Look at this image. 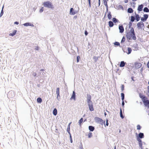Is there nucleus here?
Segmentation results:
<instances>
[{
	"mask_svg": "<svg viewBox=\"0 0 149 149\" xmlns=\"http://www.w3.org/2000/svg\"><path fill=\"white\" fill-rule=\"evenodd\" d=\"M88 138H90L92 136V134L91 132H89L88 134Z\"/></svg>",
	"mask_w": 149,
	"mask_h": 149,
	"instance_id": "33",
	"label": "nucleus"
},
{
	"mask_svg": "<svg viewBox=\"0 0 149 149\" xmlns=\"http://www.w3.org/2000/svg\"><path fill=\"white\" fill-rule=\"evenodd\" d=\"M105 6H107V2L106 0H103Z\"/></svg>",
	"mask_w": 149,
	"mask_h": 149,
	"instance_id": "41",
	"label": "nucleus"
},
{
	"mask_svg": "<svg viewBox=\"0 0 149 149\" xmlns=\"http://www.w3.org/2000/svg\"><path fill=\"white\" fill-rule=\"evenodd\" d=\"M134 19H135V18H134V17L133 16H131V21L132 22H133L134 21Z\"/></svg>",
	"mask_w": 149,
	"mask_h": 149,
	"instance_id": "35",
	"label": "nucleus"
},
{
	"mask_svg": "<svg viewBox=\"0 0 149 149\" xmlns=\"http://www.w3.org/2000/svg\"><path fill=\"white\" fill-rule=\"evenodd\" d=\"M70 99L71 100H73L74 101H75L76 100V96L75 92L74 91L72 92V94L71 96V97Z\"/></svg>",
	"mask_w": 149,
	"mask_h": 149,
	"instance_id": "7",
	"label": "nucleus"
},
{
	"mask_svg": "<svg viewBox=\"0 0 149 149\" xmlns=\"http://www.w3.org/2000/svg\"><path fill=\"white\" fill-rule=\"evenodd\" d=\"M53 113L54 116H56L57 114V110L56 109L54 108L53 111Z\"/></svg>",
	"mask_w": 149,
	"mask_h": 149,
	"instance_id": "19",
	"label": "nucleus"
},
{
	"mask_svg": "<svg viewBox=\"0 0 149 149\" xmlns=\"http://www.w3.org/2000/svg\"><path fill=\"white\" fill-rule=\"evenodd\" d=\"M141 66V64L140 63L136 62L134 63V67L136 68H140Z\"/></svg>",
	"mask_w": 149,
	"mask_h": 149,
	"instance_id": "9",
	"label": "nucleus"
},
{
	"mask_svg": "<svg viewBox=\"0 0 149 149\" xmlns=\"http://www.w3.org/2000/svg\"><path fill=\"white\" fill-rule=\"evenodd\" d=\"M109 27H112L113 26V23L111 21H110L109 22Z\"/></svg>",
	"mask_w": 149,
	"mask_h": 149,
	"instance_id": "23",
	"label": "nucleus"
},
{
	"mask_svg": "<svg viewBox=\"0 0 149 149\" xmlns=\"http://www.w3.org/2000/svg\"><path fill=\"white\" fill-rule=\"evenodd\" d=\"M106 125L107 126L108 125H109V123H108V120L107 119H106Z\"/></svg>",
	"mask_w": 149,
	"mask_h": 149,
	"instance_id": "46",
	"label": "nucleus"
},
{
	"mask_svg": "<svg viewBox=\"0 0 149 149\" xmlns=\"http://www.w3.org/2000/svg\"><path fill=\"white\" fill-rule=\"evenodd\" d=\"M139 146L141 149H143L144 147L143 146V144H145L144 142H143L141 140H139V141H138Z\"/></svg>",
	"mask_w": 149,
	"mask_h": 149,
	"instance_id": "6",
	"label": "nucleus"
},
{
	"mask_svg": "<svg viewBox=\"0 0 149 149\" xmlns=\"http://www.w3.org/2000/svg\"><path fill=\"white\" fill-rule=\"evenodd\" d=\"M121 89L122 91H123L124 89V86L123 85H122L121 86Z\"/></svg>",
	"mask_w": 149,
	"mask_h": 149,
	"instance_id": "43",
	"label": "nucleus"
},
{
	"mask_svg": "<svg viewBox=\"0 0 149 149\" xmlns=\"http://www.w3.org/2000/svg\"><path fill=\"white\" fill-rule=\"evenodd\" d=\"M56 94L57 98L59 96V88H56Z\"/></svg>",
	"mask_w": 149,
	"mask_h": 149,
	"instance_id": "21",
	"label": "nucleus"
},
{
	"mask_svg": "<svg viewBox=\"0 0 149 149\" xmlns=\"http://www.w3.org/2000/svg\"><path fill=\"white\" fill-rule=\"evenodd\" d=\"M133 10L132 8H129L128 9V12L130 13H131L133 12Z\"/></svg>",
	"mask_w": 149,
	"mask_h": 149,
	"instance_id": "24",
	"label": "nucleus"
},
{
	"mask_svg": "<svg viewBox=\"0 0 149 149\" xmlns=\"http://www.w3.org/2000/svg\"><path fill=\"white\" fill-rule=\"evenodd\" d=\"M127 51L126 52V53L127 54H130L132 52V49L131 48L128 47L127 49Z\"/></svg>",
	"mask_w": 149,
	"mask_h": 149,
	"instance_id": "18",
	"label": "nucleus"
},
{
	"mask_svg": "<svg viewBox=\"0 0 149 149\" xmlns=\"http://www.w3.org/2000/svg\"><path fill=\"white\" fill-rule=\"evenodd\" d=\"M43 4L44 6L48 8H53V6L52 4V3L49 1H47L44 2Z\"/></svg>",
	"mask_w": 149,
	"mask_h": 149,
	"instance_id": "4",
	"label": "nucleus"
},
{
	"mask_svg": "<svg viewBox=\"0 0 149 149\" xmlns=\"http://www.w3.org/2000/svg\"><path fill=\"white\" fill-rule=\"evenodd\" d=\"M3 9H2V10H1V14H0L1 16L3 14Z\"/></svg>",
	"mask_w": 149,
	"mask_h": 149,
	"instance_id": "47",
	"label": "nucleus"
},
{
	"mask_svg": "<svg viewBox=\"0 0 149 149\" xmlns=\"http://www.w3.org/2000/svg\"><path fill=\"white\" fill-rule=\"evenodd\" d=\"M78 11L74 10L73 8H71L70 10V14L71 15H74L77 13Z\"/></svg>",
	"mask_w": 149,
	"mask_h": 149,
	"instance_id": "10",
	"label": "nucleus"
},
{
	"mask_svg": "<svg viewBox=\"0 0 149 149\" xmlns=\"http://www.w3.org/2000/svg\"><path fill=\"white\" fill-rule=\"evenodd\" d=\"M94 120L95 122L99 123H103V120L102 119L97 117H95Z\"/></svg>",
	"mask_w": 149,
	"mask_h": 149,
	"instance_id": "5",
	"label": "nucleus"
},
{
	"mask_svg": "<svg viewBox=\"0 0 149 149\" xmlns=\"http://www.w3.org/2000/svg\"><path fill=\"white\" fill-rule=\"evenodd\" d=\"M130 31V32L127 33V38L130 40L132 38L134 40H136V37L134 33L133 29H131Z\"/></svg>",
	"mask_w": 149,
	"mask_h": 149,
	"instance_id": "1",
	"label": "nucleus"
},
{
	"mask_svg": "<svg viewBox=\"0 0 149 149\" xmlns=\"http://www.w3.org/2000/svg\"><path fill=\"white\" fill-rule=\"evenodd\" d=\"M37 101L38 103H41L42 102V100L41 98L38 97L37 99Z\"/></svg>",
	"mask_w": 149,
	"mask_h": 149,
	"instance_id": "25",
	"label": "nucleus"
},
{
	"mask_svg": "<svg viewBox=\"0 0 149 149\" xmlns=\"http://www.w3.org/2000/svg\"><path fill=\"white\" fill-rule=\"evenodd\" d=\"M130 24L131 25L132 23L131 22L130 23Z\"/></svg>",
	"mask_w": 149,
	"mask_h": 149,
	"instance_id": "60",
	"label": "nucleus"
},
{
	"mask_svg": "<svg viewBox=\"0 0 149 149\" xmlns=\"http://www.w3.org/2000/svg\"><path fill=\"white\" fill-rule=\"evenodd\" d=\"M119 29V32L120 33H123L124 31V29Z\"/></svg>",
	"mask_w": 149,
	"mask_h": 149,
	"instance_id": "37",
	"label": "nucleus"
},
{
	"mask_svg": "<svg viewBox=\"0 0 149 149\" xmlns=\"http://www.w3.org/2000/svg\"><path fill=\"white\" fill-rule=\"evenodd\" d=\"M88 104H90V103H92V102L91 101V97L89 96L87 98V99Z\"/></svg>",
	"mask_w": 149,
	"mask_h": 149,
	"instance_id": "20",
	"label": "nucleus"
},
{
	"mask_svg": "<svg viewBox=\"0 0 149 149\" xmlns=\"http://www.w3.org/2000/svg\"><path fill=\"white\" fill-rule=\"evenodd\" d=\"M14 24H17H17H19V23L17 22H15Z\"/></svg>",
	"mask_w": 149,
	"mask_h": 149,
	"instance_id": "51",
	"label": "nucleus"
},
{
	"mask_svg": "<svg viewBox=\"0 0 149 149\" xmlns=\"http://www.w3.org/2000/svg\"><path fill=\"white\" fill-rule=\"evenodd\" d=\"M104 114L105 116H106L107 115L106 113L105 112L104 113Z\"/></svg>",
	"mask_w": 149,
	"mask_h": 149,
	"instance_id": "54",
	"label": "nucleus"
},
{
	"mask_svg": "<svg viewBox=\"0 0 149 149\" xmlns=\"http://www.w3.org/2000/svg\"><path fill=\"white\" fill-rule=\"evenodd\" d=\"M74 18H77V16H74Z\"/></svg>",
	"mask_w": 149,
	"mask_h": 149,
	"instance_id": "56",
	"label": "nucleus"
},
{
	"mask_svg": "<svg viewBox=\"0 0 149 149\" xmlns=\"http://www.w3.org/2000/svg\"><path fill=\"white\" fill-rule=\"evenodd\" d=\"M69 135H70V142L71 143H72L73 141H72V136H71V134H69Z\"/></svg>",
	"mask_w": 149,
	"mask_h": 149,
	"instance_id": "39",
	"label": "nucleus"
},
{
	"mask_svg": "<svg viewBox=\"0 0 149 149\" xmlns=\"http://www.w3.org/2000/svg\"><path fill=\"white\" fill-rule=\"evenodd\" d=\"M128 2V0H125V3H127Z\"/></svg>",
	"mask_w": 149,
	"mask_h": 149,
	"instance_id": "53",
	"label": "nucleus"
},
{
	"mask_svg": "<svg viewBox=\"0 0 149 149\" xmlns=\"http://www.w3.org/2000/svg\"><path fill=\"white\" fill-rule=\"evenodd\" d=\"M88 106L89 108V110L91 111H92L94 110V108L92 103H91V104H88Z\"/></svg>",
	"mask_w": 149,
	"mask_h": 149,
	"instance_id": "12",
	"label": "nucleus"
},
{
	"mask_svg": "<svg viewBox=\"0 0 149 149\" xmlns=\"http://www.w3.org/2000/svg\"><path fill=\"white\" fill-rule=\"evenodd\" d=\"M113 44L115 45L119 46L120 45V43L118 42H115L113 43Z\"/></svg>",
	"mask_w": 149,
	"mask_h": 149,
	"instance_id": "36",
	"label": "nucleus"
},
{
	"mask_svg": "<svg viewBox=\"0 0 149 149\" xmlns=\"http://www.w3.org/2000/svg\"><path fill=\"white\" fill-rule=\"evenodd\" d=\"M89 129L91 131H93L94 129V127L92 126H89Z\"/></svg>",
	"mask_w": 149,
	"mask_h": 149,
	"instance_id": "27",
	"label": "nucleus"
},
{
	"mask_svg": "<svg viewBox=\"0 0 149 149\" xmlns=\"http://www.w3.org/2000/svg\"><path fill=\"white\" fill-rule=\"evenodd\" d=\"M143 11L146 12H149V10L147 7H145L143 9Z\"/></svg>",
	"mask_w": 149,
	"mask_h": 149,
	"instance_id": "29",
	"label": "nucleus"
},
{
	"mask_svg": "<svg viewBox=\"0 0 149 149\" xmlns=\"http://www.w3.org/2000/svg\"><path fill=\"white\" fill-rule=\"evenodd\" d=\"M44 10V8L43 7H42L41 9L40 10V13H42Z\"/></svg>",
	"mask_w": 149,
	"mask_h": 149,
	"instance_id": "40",
	"label": "nucleus"
},
{
	"mask_svg": "<svg viewBox=\"0 0 149 149\" xmlns=\"http://www.w3.org/2000/svg\"><path fill=\"white\" fill-rule=\"evenodd\" d=\"M135 136L137 141H139V140H141V139H143L144 137V134L141 132L139 134H138L136 133Z\"/></svg>",
	"mask_w": 149,
	"mask_h": 149,
	"instance_id": "3",
	"label": "nucleus"
},
{
	"mask_svg": "<svg viewBox=\"0 0 149 149\" xmlns=\"http://www.w3.org/2000/svg\"><path fill=\"white\" fill-rule=\"evenodd\" d=\"M70 123L68 126L67 128V131L69 134H70Z\"/></svg>",
	"mask_w": 149,
	"mask_h": 149,
	"instance_id": "22",
	"label": "nucleus"
},
{
	"mask_svg": "<svg viewBox=\"0 0 149 149\" xmlns=\"http://www.w3.org/2000/svg\"><path fill=\"white\" fill-rule=\"evenodd\" d=\"M122 104L123 106V107L124 105V104H125L124 100L122 101Z\"/></svg>",
	"mask_w": 149,
	"mask_h": 149,
	"instance_id": "49",
	"label": "nucleus"
},
{
	"mask_svg": "<svg viewBox=\"0 0 149 149\" xmlns=\"http://www.w3.org/2000/svg\"><path fill=\"white\" fill-rule=\"evenodd\" d=\"M137 0H132L133 1H136Z\"/></svg>",
	"mask_w": 149,
	"mask_h": 149,
	"instance_id": "57",
	"label": "nucleus"
},
{
	"mask_svg": "<svg viewBox=\"0 0 149 149\" xmlns=\"http://www.w3.org/2000/svg\"><path fill=\"white\" fill-rule=\"evenodd\" d=\"M81 149H84L83 148H82V147H81Z\"/></svg>",
	"mask_w": 149,
	"mask_h": 149,
	"instance_id": "58",
	"label": "nucleus"
},
{
	"mask_svg": "<svg viewBox=\"0 0 149 149\" xmlns=\"http://www.w3.org/2000/svg\"><path fill=\"white\" fill-rule=\"evenodd\" d=\"M88 2L89 6L90 7H91V0H88Z\"/></svg>",
	"mask_w": 149,
	"mask_h": 149,
	"instance_id": "44",
	"label": "nucleus"
},
{
	"mask_svg": "<svg viewBox=\"0 0 149 149\" xmlns=\"http://www.w3.org/2000/svg\"><path fill=\"white\" fill-rule=\"evenodd\" d=\"M96 58V59H97V58H96V57H94V58Z\"/></svg>",
	"mask_w": 149,
	"mask_h": 149,
	"instance_id": "59",
	"label": "nucleus"
},
{
	"mask_svg": "<svg viewBox=\"0 0 149 149\" xmlns=\"http://www.w3.org/2000/svg\"><path fill=\"white\" fill-rule=\"evenodd\" d=\"M135 17H136V21H138L139 20L140 18L139 15H138V14L136 15V16H135Z\"/></svg>",
	"mask_w": 149,
	"mask_h": 149,
	"instance_id": "26",
	"label": "nucleus"
},
{
	"mask_svg": "<svg viewBox=\"0 0 149 149\" xmlns=\"http://www.w3.org/2000/svg\"><path fill=\"white\" fill-rule=\"evenodd\" d=\"M24 25L26 26H33V24H31L30 23H26L24 24Z\"/></svg>",
	"mask_w": 149,
	"mask_h": 149,
	"instance_id": "16",
	"label": "nucleus"
},
{
	"mask_svg": "<svg viewBox=\"0 0 149 149\" xmlns=\"http://www.w3.org/2000/svg\"><path fill=\"white\" fill-rule=\"evenodd\" d=\"M147 89H148L147 95H148L149 97V86H148V87Z\"/></svg>",
	"mask_w": 149,
	"mask_h": 149,
	"instance_id": "42",
	"label": "nucleus"
},
{
	"mask_svg": "<svg viewBox=\"0 0 149 149\" xmlns=\"http://www.w3.org/2000/svg\"><path fill=\"white\" fill-rule=\"evenodd\" d=\"M143 7V5L141 4L138 6L137 10L139 11H141L142 10Z\"/></svg>",
	"mask_w": 149,
	"mask_h": 149,
	"instance_id": "15",
	"label": "nucleus"
},
{
	"mask_svg": "<svg viewBox=\"0 0 149 149\" xmlns=\"http://www.w3.org/2000/svg\"><path fill=\"white\" fill-rule=\"evenodd\" d=\"M118 28H123V25L120 26V25H119Z\"/></svg>",
	"mask_w": 149,
	"mask_h": 149,
	"instance_id": "50",
	"label": "nucleus"
},
{
	"mask_svg": "<svg viewBox=\"0 0 149 149\" xmlns=\"http://www.w3.org/2000/svg\"><path fill=\"white\" fill-rule=\"evenodd\" d=\"M137 25L139 28H142L144 26L143 23L141 22L138 23Z\"/></svg>",
	"mask_w": 149,
	"mask_h": 149,
	"instance_id": "13",
	"label": "nucleus"
},
{
	"mask_svg": "<svg viewBox=\"0 0 149 149\" xmlns=\"http://www.w3.org/2000/svg\"><path fill=\"white\" fill-rule=\"evenodd\" d=\"M17 32V30L15 29H13L10 31L9 35L10 36H13L16 34Z\"/></svg>",
	"mask_w": 149,
	"mask_h": 149,
	"instance_id": "8",
	"label": "nucleus"
},
{
	"mask_svg": "<svg viewBox=\"0 0 149 149\" xmlns=\"http://www.w3.org/2000/svg\"><path fill=\"white\" fill-rule=\"evenodd\" d=\"M147 67L149 68V61L148 62L147 64Z\"/></svg>",
	"mask_w": 149,
	"mask_h": 149,
	"instance_id": "52",
	"label": "nucleus"
},
{
	"mask_svg": "<svg viewBox=\"0 0 149 149\" xmlns=\"http://www.w3.org/2000/svg\"><path fill=\"white\" fill-rule=\"evenodd\" d=\"M99 3L100 5V0H99Z\"/></svg>",
	"mask_w": 149,
	"mask_h": 149,
	"instance_id": "55",
	"label": "nucleus"
},
{
	"mask_svg": "<svg viewBox=\"0 0 149 149\" xmlns=\"http://www.w3.org/2000/svg\"><path fill=\"white\" fill-rule=\"evenodd\" d=\"M148 15L147 14H144L143 15V17H142L141 18V21H146L147 19L148 18Z\"/></svg>",
	"mask_w": 149,
	"mask_h": 149,
	"instance_id": "14",
	"label": "nucleus"
},
{
	"mask_svg": "<svg viewBox=\"0 0 149 149\" xmlns=\"http://www.w3.org/2000/svg\"><path fill=\"white\" fill-rule=\"evenodd\" d=\"M148 84L149 85V81H148Z\"/></svg>",
	"mask_w": 149,
	"mask_h": 149,
	"instance_id": "61",
	"label": "nucleus"
},
{
	"mask_svg": "<svg viewBox=\"0 0 149 149\" xmlns=\"http://www.w3.org/2000/svg\"><path fill=\"white\" fill-rule=\"evenodd\" d=\"M84 33L86 36L88 34V33L86 31H85Z\"/></svg>",
	"mask_w": 149,
	"mask_h": 149,
	"instance_id": "48",
	"label": "nucleus"
},
{
	"mask_svg": "<svg viewBox=\"0 0 149 149\" xmlns=\"http://www.w3.org/2000/svg\"><path fill=\"white\" fill-rule=\"evenodd\" d=\"M125 63L123 61H122L120 62V67H123L124 66Z\"/></svg>",
	"mask_w": 149,
	"mask_h": 149,
	"instance_id": "17",
	"label": "nucleus"
},
{
	"mask_svg": "<svg viewBox=\"0 0 149 149\" xmlns=\"http://www.w3.org/2000/svg\"><path fill=\"white\" fill-rule=\"evenodd\" d=\"M108 18L109 19H110L112 17L111 15L110 12H109L107 15Z\"/></svg>",
	"mask_w": 149,
	"mask_h": 149,
	"instance_id": "28",
	"label": "nucleus"
},
{
	"mask_svg": "<svg viewBox=\"0 0 149 149\" xmlns=\"http://www.w3.org/2000/svg\"><path fill=\"white\" fill-rule=\"evenodd\" d=\"M121 97L122 101L124 100V95L123 93H121Z\"/></svg>",
	"mask_w": 149,
	"mask_h": 149,
	"instance_id": "30",
	"label": "nucleus"
},
{
	"mask_svg": "<svg viewBox=\"0 0 149 149\" xmlns=\"http://www.w3.org/2000/svg\"><path fill=\"white\" fill-rule=\"evenodd\" d=\"M125 40V38L124 37H123L122 38V39L121 41V43H123V42H124Z\"/></svg>",
	"mask_w": 149,
	"mask_h": 149,
	"instance_id": "38",
	"label": "nucleus"
},
{
	"mask_svg": "<svg viewBox=\"0 0 149 149\" xmlns=\"http://www.w3.org/2000/svg\"><path fill=\"white\" fill-rule=\"evenodd\" d=\"M112 21L114 24L115 25H117L120 23L119 20L116 18H113L112 19Z\"/></svg>",
	"mask_w": 149,
	"mask_h": 149,
	"instance_id": "11",
	"label": "nucleus"
},
{
	"mask_svg": "<svg viewBox=\"0 0 149 149\" xmlns=\"http://www.w3.org/2000/svg\"><path fill=\"white\" fill-rule=\"evenodd\" d=\"M120 117H121V118H122L123 119L124 118V116H123V115L122 110L121 109H120Z\"/></svg>",
	"mask_w": 149,
	"mask_h": 149,
	"instance_id": "31",
	"label": "nucleus"
},
{
	"mask_svg": "<svg viewBox=\"0 0 149 149\" xmlns=\"http://www.w3.org/2000/svg\"><path fill=\"white\" fill-rule=\"evenodd\" d=\"M80 58L79 56H77V62H78L79 61V59Z\"/></svg>",
	"mask_w": 149,
	"mask_h": 149,
	"instance_id": "45",
	"label": "nucleus"
},
{
	"mask_svg": "<svg viewBox=\"0 0 149 149\" xmlns=\"http://www.w3.org/2000/svg\"><path fill=\"white\" fill-rule=\"evenodd\" d=\"M141 126L139 125H138L136 126V128L138 130H140L141 129Z\"/></svg>",
	"mask_w": 149,
	"mask_h": 149,
	"instance_id": "34",
	"label": "nucleus"
},
{
	"mask_svg": "<svg viewBox=\"0 0 149 149\" xmlns=\"http://www.w3.org/2000/svg\"><path fill=\"white\" fill-rule=\"evenodd\" d=\"M139 96L145 105L147 107L149 106V101L148 100L147 98L141 94Z\"/></svg>",
	"mask_w": 149,
	"mask_h": 149,
	"instance_id": "2",
	"label": "nucleus"
},
{
	"mask_svg": "<svg viewBox=\"0 0 149 149\" xmlns=\"http://www.w3.org/2000/svg\"><path fill=\"white\" fill-rule=\"evenodd\" d=\"M83 118H81L79 120V123L80 125H81V124L83 122Z\"/></svg>",
	"mask_w": 149,
	"mask_h": 149,
	"instance_id": "32",
	"label": "nucleus"
}]
</instances>
